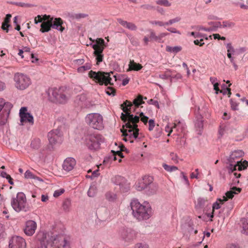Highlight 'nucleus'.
Here are the masks:
<instances>
[{"instance_id":"f257e3e1","label":"nucleus","mask_w":248,"mask_h":248,"mask_svg":"<svg viewBox=\"0 0 248 248\" xmlns=\"http://www.w3.org/2000/svg\"><path fill=\"white\" fill-rule=\"evenodd\" d=\"M36 240L38 243L36 248H70L65 237L62 235L52 236L40 231L38 232Z\"/></svg>"},{"instance_id":"f03ea898","label":"nucleus","mask_w":248,"mask_h":248,"mask_svg":"<svg viewBox=\"0 0 248 248\" xmlns=\"http://www.w3.org/2000/svg\"><path fill=\"white\" fill-rule=\"evenodd\" d=\"M144 103L143 100V96L140 94H139L137 97L133 100V103L130 101L126 100L120 105V108L124 112L121 113V118L125 123L124 126H125L126 128H130L131 126L129 123H139L140 117L131 114L130 109L133 105H134V107L137 108L140 105L144 104Z\"/></svg>"},{"instance_id":"7ed1b4c3","label":"nucleus","mask_w":248,"mask_h":248,"mask_svg":"<svg viewBox=\"0 0 248 248\" xmlns=\"http://www.w3.org/2000/svg\"><path fill=\"white\" fill-rule=\"evenodd\" d=\"M130 206L133 216L139 221L147 220L153 215L151 206L147 202L141 204L138 200H134L131 202Z\"/></svg>"},{"instance_id":"20e7f679","label":"nucleus","mask_w":248,"mask_h":248,"mask_svg":"<svg viewBox=\"0 0 248 248\" xmlns=\"http://www.w3.org/2000/svg\"><path fill=\"white\" fill-rule=\"evenodd\" d=\"M85 121L90 127L95 129L101 130L104 128L103 118L99 113L88 114L85 117Z\"/></svg>"},{"instance_id":"39448f33","label":"nucleus","mask_w":248,"mask_h":248,"mask_svg":"<svg viewBox=\"0 0 248 248\" xmlns=\"http://www.w3.org/2000/svg\"><path fill=\"white\" fill-rule=\"evenodd\" d=\"M48 100L51 102L56 103H65L67 100V97L63 93L60 89L49 88L46 91Z\"/></svg>"},{"instance_id":"423d86ee","label":"nucleus","mask_w":248,"mask_h":248,"mask_svg":"<svg viewBox=\"0 0 248 248\" xmlns=\"http://www.w3.org/2000/svg\"><path fill=\"white\" fill-rule=\"evenodd\" d=\"M27 200L25 195L23 192L17 193L16 198H13L11 204L16 212L26 211Z\"/></svg>"},{"instance_id":"0eeeda50","label":"nucleus","mask_w":248,"mask_h":248,"mask_svg":"<svg viewBox=\"0 0 248 248\" xmlns=\"http://www.w3.org/2000/svg\"><path fill=\"white\" fill-rule=\"evenodd\" d=\"M112 74V72L110 73H105L102 72H95L92 70L89 73L90 78L96 80L100 85L104 84L106 86L108 84L113 85L111 83V78L110 77V74Z\"/></svg>"},{"instance_id":"6e6552de","label":"nucleus","mask_w":248,"mask_h":248,"mask_svg":"<svg viewBox=\"0 0 248 248\" xmlns=\"http://www.w3.org/2000/svg\"><path fill=\"white\" fill-rule=\"evenodd\" d=\"M104 142V139L99 134H91L88 136L86 143L90 150H96L100 148V145Z\"/></svg>"},{"instance_id":"1a4fd4ad","label":"nucleus","mask_w":248,"mask_h":248,"mask_svg":"<svg viewBox=\"0 0 248 248\" xmlns=\"http://www.w3.org/2000/svg\"><path fill=\"white\" fill-rule=\"evenodd\" d=\"M16 87L20 90L27 88L31 84L30 78L27 76L20 73H16L14 78Z\"/></svg>"},{"instance_id":"9d476101","label":"nucleus","mask_w":248,"mask_h":248,"mask_svg":"<svg viewBox=\"0 0 248 248\" xmlns=\"http://www.w3.org/2000/svg\"><path fill=\"white\" fill-rule=\"evenodd\" d=\"M105 41L102 38H97L96 43L93 45L92 47L94 49L93 55L96 57L97 64L103 61V51L105 48Z\"/></svg>"},{"instance_id":"9b49d317","label":"nucleus","mask_w":248,"mask_h":248,"mask_svg":"<svg viewBox=\"0 0 248 248\" xmlns=\"http://www.w3.org/2000/svg\"><path fill=\"white\" fill-rule=\"evenodd\" d=\"M138 123H129L130 128H126L123 126V128L121 129L124 137H128L131 140L132 138L137 139L139 135V129L138 128Z\"/></svg>"},{"instance_id":"f8f14e48","label":"nucleus","mask_w":248,"mask_h":248,"mask_svg":"<svg viewBox=\"0 0 248 248\" xmlns=\"http://www.w3.org/2000/svg\"><path fill=\"white\" fill-rule=\"evenodd\" d=\"M27 108L26 107H22L19 110V117L20 118V122L22 125L24 123H28L31 125L34 123L33 117L30 113L27 112Z\"/></svg>"},{"instance_id":"ddd939ff","label":"nucleus","mask_w":248,"mask_h":248,"mask_svg":"<svg viewBox=\"0 0 248 248\" xmlns=\"http://www.w3.org/2000/svg\"><path fill=\"white\" fill-rule=\"evenodd\" d=\"M9 248H26V242L22 237L18 236H14L9 240Z\"/></svg>"},{"instance_id":"4468645a","label":"nucleus","mask_w":248,"mask_h":248,"mask_svg":"<svg viewBox=\"0 0 248 248\" xmlns=\"http://www.w3.org/2000/svg\"><path fill=\"white\" fill-rule=\"evenodd\" d=\"M62 134L58 129L52 130L47 134L48 140L50 144L53 145L62 141Z\"/></svg>"},{"instance_id":"2eb2a0df","label":"nucleus","mask_w":248,"mask_h":248,"mask_svg":"<svg viewBox=\"0 0 248 248\" xmlns=\"http://www.w3.org/2000/svg\"><path fill=\"white\" fill-rule=\"evenodd\" d=\"M236 162V164H233L232 163H231L228 167L229 172L232 173L236 170L240 171L247 169L248 167V162L246 160H244L243 162H242L241 160H237Z\"/></svg>"},{"instance_id":"dca6fc26","label":"nucleus","mask_w":248,"mask_h":248,"mask_svg":"<svg viewBox=\"0 0 248 248\" xmlns=\"http://www.w3.org/2000/svg\"><path fill=\"white\" fill-rule=\"evenodd\" d=\"M242 189L236 186H233L230 190L225 193V196L223 197V199H218L220 203L222 204L224 202H226L228 199H232L234 194H237L241 191Z\"/></svg>"},{"instance_id":"f3484780","label":"nucleus","mask_w":248,"mask_h":248,"mask_svg":"<svg viewBox=\"0 0 248 248\" xmlns=\"http://www.w3.org/2000/svg\"><path fill=\"white\" fill-rule=\"evenodd\" d=\"M112 183L120 186V189L124 192H127L128 190V186H125V179L121 176H115L111 179Z\"/></svg>"},{"instance_id":"a211bd4d","label":"nucleus","mask_w":248,"mask_h":248,"mask_svg":"<svg viewBox=\"0 0 248 248\" xmlns=\"http://www.w3.org/2000/svg\"><path fill=\"white\" fill-rule=\"evenodd\" d=\"M152 182V177L145 176L143 177L142 180L137 185V189L138 191H141L147 188L148 185H150Z\"/></svg>"},{"instance_id":"6ab92c4d","label":"nucleus","mask_w":248,"mask_h":248,"mask_svg":"<svg viewBox=\"0 0 248 248\" xmlns=\"http://www.w3.org/2000/svg\"><path fill=\"white\" fill-rule=\"evenodd\" d=\"M37 224L35 221L29 220L26 222L24 232L27 235L31 236L34 233Z\"/></svg>"},{"instance_id":"aec40b11","label":"nucleus","mask_w":248,"mask_h":248,"mask_svg":"<svg viewBox=\"0 0 248 248\" xmlns=\"http://www.w3.org/2000/svg\"><path fill=\"white\" fill-rule=\"evenodd\" d=\"M76 164L75 159L72 157L66 158L62 164V168L66 171H70L72 170Z\"/></svg>"},{"instance_id":"412c9836","label":"nucleus","mask_w":248,"mask_h":248,"mask_svg":"<svg viewBox=\"0 0 248 248\" xmlns=\"http://www.w3.org/2000/svg\"><path fill=\"white\" fill-rule=\"evenodd\" d=\"M62 24L63 21L61 18H55L54 21H51V27L61 32H62L64 30V28L62 26Z\"/></svg>"},{"instance_id":"4be33fe9","label":"nucleus","mask_w":248,"mask_h":248,"mask_svg":"<svg viewBox=\"0 0 248 248\" xmlns=\"http://www.w3.org/2000/svg\"><path fill=\"white\" fill-rule=\"evenodd\" d=\"M117 21L120 24L129 30L131 31H136L137 29L136 25L132 22H128L121 18L117 19Z\"/></svg>"},{"instance_id":"5701e85b","label":"nucleus","mask_w":248,"mask_h":248,"mask_svg":"<svg viewBox=\"0 0 248 248\" xmlns=\"http://www.w3.org/2000/svg\"><path fill=\"white\" fill-rule=\"evenodd\" d=\"M244 155V152L241 150L234 151L230 155L229 161L230 163L236 162L235 159L242 156Z\"/></svg>"},{"instance_id":"b1692460","label":"nucleus","mask_w":248,"mask_h":248,"mask_svg":"<svg viewBox=\"0 0 248 248\" xmlns=\"http://www.w3.org/2000/svg\"><path fill=\"white\" fill-rule=\"evenodd\" d=\"M128 66L129 68L127 71L132 70L139 71L142 68V66L140 64L135 62L134 60L130 61Z\"/></svg>"},{"instance_id":"393cba45","label":"nucleus","mask_w":248,"mask_h":248,"mask_svg":"<svg viewBox=\"0 0 248 248\" xmlns=\"http://www.w3.org/2000/svg\"><path fill=\"white\" fill-rule=\"evenodd\" d=\"M51 21H52V19L50 21H43L41 25L40 31L42 32H48L51 30Z\"/></svg>"},{"instance_id":"a878e982","label":"nucleus","mask_w":248,"mask_h":248,"mask_svg":"<svg viewBox=\"0 0 248 248\" xmlns=\"http://www.w3.org/2000/svg\"><path fill=\"white\" fill-rule=\"evenodd\" d=\"M25 178L26 179H33L39 181H43V180L38 177L34 175L31 171L28 170L24 174Z\"/></svg>"},{"instance_id":"bb28decb","label":"nucleus","mask_w":248,"mask_h":248,"mask_svg":"<svg viewBox=\"0 0 248 248\" xmlns=\"http://www.w3.org/2000/svg\"><path fill=\"white\" fill-rule=\"evenodd\" d=\"M242 233L248 235V218H243L242 220Z\"/></svg>"},{"instance_id":"cd10ccee","label":"nucleus","mask_w":248,"mask_h":248,"mask_svg":"<svg viewBox=\"0 0 248 248\" xmlns=\"http://www.w3.org/2000/svg\"><path fill=\"white\" fill-rule=\"evenodd\" d=\"M182 50V47L179 46H175L174 47L167 46L166 47V51L169 52L173 53L174 54L180 52Z\"/></svg>"},{"instance_id":"c85d7f7f","label":"nucleus","mask_w":248,"mask_h":248,"mask_svg":"<svg viewBox=\"0 0 248 248\" xmlns=\"http://www.w3.org/2000/svg\"><path fill=\"white\" fill-rule=\"evenodd\" d=\"M105 196L106 199L109 202H114L117 198L116 195L110 192H107L106 193Z\"/></svg>"},{"instance_id":"c756f323","label":"nucleus","mask_w":248,"mask_h":248,"mask_svg":"<svg viewBox=\"0 0 248 248\" xmlns=\"http://www.w3.org/2000/svg\"><path fill=\"white\" fill-rule=\"evenodd\" d=\"M88 16V14L83 13H78L71 15L70 17L73 19H79L87 17Z\"/></svg>"},{"instance_id":"7c9ffc66","label":"nucleus","mask_w":248,"mask_h":248,"mask_svg":"<svg viewBox=\"0 0 248 248\" xmlns=\"http://www.w3.org/2000/svg\"><path fill=\"white\" fill-rule=\"evenodd\" d=\"M91 68V64L89 63H86L84 65L80 66L78 68V72L79 73H83L86 71L89 70Z\"/></svg>"},{"instance_id":"2f4dec72","label":"nucleus","mask_w":248,"mask_h":248,"mask_svg":"<svg viewBox=\"0 0 248 248\" xmlns=\"http://www.w3.org/2000/svg\"><path fill=\"white\" fill-rule=\"evenodd\" d=\"M163 167L166 171L170 172L177 170L178 169L176 166H169L166 164H163Z\"/></svg>"},{"instance_id":"473e14b6","label":"nucleus","mask_w":248,"mask_h":248,"mask_svg":"<svg viewBox=\"0 0 248 248\" xmlns=\"http://www.w3.org/2000/svg\"><path fill=\"white\" fill-rule=\"evenodd\" d=\"M97 192L96 187L95 186H91L88 191V195L90 197H93Z\"/></svg>"},{"instance_id":"72a5a7b5","label":"nucleus","mask_w":248,"mask_h":248,"mask_svg":"<svg viewBox=\"0 0 248 248\" xmlns=\"http://www.w3.org/2000/svg\"><path fill=\"white\" fill-rule=\"evenodd\" d=\"M31 146L33 149H38L40 146V140L38 139L33 140L31 143Z\"/></svg>"},{"instance_id":"f704fd0d","label":"nucleus","mask_w":248,"mask_h":248,"mask_svg":"<svg viewBox=\"0 0 248 248\" xmlns=\"http://www.w3.org/2000/svg\"><path fill=\"white\" fill-rule=\"evenodd\" d=\"M120 148H121V149H120V151H117L115 152L113 150H111V152L112 153H115V154H116V155L120 156L121 158H124V156L123 155V154L122 153V151H124V149H125V151H127V149L126 148H125L124 146H123V145L121 146H120Z\"/></svg>"},{"instance_id":"c9c22d12","label":"nucleus","mask_w":248,"mask_h":248,"mask_svg":"<svg viewBox=\"0 0 248 248\" xmlns=\"http://www.w3.org/2000/svg\"><path fill=\"white\" fill-rule=\"evenodd\" d=\"M71 201L69 199H66L63 203V208L65 211H68L69 210L71 206Z\"/></svg>"},{"instance_id":"e433bc0d","label":"nucleus","mask_w":248,"mask_h":248,"mask_svg":"<svg viewBox=\"0 0 248 248\" xmlns=\"http://www.w3.org/2000/svg\"><path fill=\"white\" fill-rule=\"evenodd\" d=\"M157 4L163 5L166 7H169L171 3L168 0H158L156 2Z\"/></svg>"},{"instance_id":"4c0bfd02","label":"nucleus","mask_w":248,"mask_h":248,"mask_svg":"<svg viewBox=\"0 0 248 248\" xmlns=\"http://www.w3.org/2000/svg\"><path fill=\"white\" fill-rule=\"evenodd\" d=\"M222 28H232L235 26V24L233 22L230 21H223L222 22Z\"/></svg>"},{"instance_id":"58836bf2","label":"nucleus","mask_w":248,"mask_h":248,"mask_svg":"<svg viewBox=\"0 0 248 248\" xmlns=\"http://www.w3.org/2000/svg\"><path fill=\"white\" fill-rule=\"evenodd\" d=\"M181 20V18L179 17H176L173 19H170L168 22H165L164 24L165 25H171L174 23L178 22L180 21Z\"/></svg>"},{"instance_id":"ea45409f","label":"nucleus","mask_w":248,"mask_h":248,"mask_svg":"<svg viewBox=\"0 0 248 248\" xmlns=\"http://www.w3.org/2000/svg\"><path fill=\"white\" fill-rule=\"evenodd\" d=\"M14 4L16 6H18L22 7H31L33 5L30 3H26L23 2H15Z\"/></svg>"},{"instance_id":"a19ab883","label":"nucleus","mask_w":248,"mask_h":248,"mask_svg":"<svg viewBox=\"0 0 248 248\" xmlns=\"http://www.w3.org/2000/svg\"><path fill=\"white\" fill-rule=\"evenodd\" d=\"M148 123H149L148 130L150 131H152L154 129V128H155V124L154 120L150 119L148 121Z\"/></svg>"},{"instance_id":"79ce46f5","label":"nucleus","mask_w":248,"mask_h":248,"mask_svg":"<svg viewBox=\"0 0 248 248\" xmlns=\"http://www.w3.org/2000/svg\"><path fill=\"white\" fill-rule=\"evenodd\" d=\"M106 93L109 95H112L114 96L115 95V90L113 88L108 87L107 88V90H106Z\"/></svg>"},{"instance_id":"37998d69","label":"nucleus","mask_w":248,"mask_h":248,"mask_svg":"<svg viewBox=\"0 0 248 248\" xmlns=\"http://www.w3.org/2000/svg\"><path fill=\"white\" fill-rule=\"evenodd\" d=\"M226 48L227 49V52H230L232 54H233L235 50L233 47L232 46L231 43H227L226 44Z\"/></svg>"},{"instance_id":"c03bdc74","label":"nucleus","mask_w":248,"mask_h":248,"mask_svg":"<svg viewBox=\"0 0 248 248\" xmlns=\"http://www.w3.org/2000/svg\"><path fill=\"white\" fill-rule=\"evenodd\" d=\"M140 116L141 117V121L144 124H146L148 123L149 118L147 116L144 115L143 113L142 112L140 113Z\"/></svg>"},{"instance_id":"a18cd8bd","label":"nucleus","mask_w":248,"mask_h":248,"mask_svg":"<svg viewBox=\"0 0 248 248\" xmlns=\"http://www.w3.org/2000/svg\"><path fill=\"white\" fill-rule=\"evenodd\" d=\"M220 208V203H218L217 202H215L212 206V211H214L215 209H218ZM213 212H212V214L210 215L211 217H213Z\"/></svg>"},{"instance_id":"49530a36","label":"nucleus","mask_w":248,"mask_h":248,"mask_svg":"<svg viewBox=\"0 0 248 248\" xmlns=\"http://www.w3.org/2000/svg\"><path fill=\"white\" fill-rule=\"evenodd\" d=\"M148 186L149 188L152 190V191L149 192V194H154L156 192L157 190V187L155 185L152 183L150 185H148Z\"/></svg>"},{"instance_id":"de8ad7c7","label":"nucleus","mask_w":248,"mask_h":248,"mask_svg":"<svg viewBox=\"0 0 248 248\" xmlns=\"http://www.w3.org/2000/svg\"><path fill=\"white\" fill-rule=\"evenodd\" d=\"M207 202V200H205L203 198H199L198 200V204L200 206V207H203L205 202Z\"/></svg>"},{"instance_id":"09e8293b","label":"nucleus","mask_w":248,"mask_h":248,"mask_svg":"<svg viewBox=\"0 0 248 248\" xmlns=\"http://www.w3.org/2000/svg\"><path fill=\"white\" fill-rule=\"evenodd\" d=\"M64 192V190L63 189L56 190L53 194V196L54 197H58L62 194Z\"/></svg>"},{"instance_id":"8fccbe9b","label":"nucleus","mask_w":248,"mask_h":248,"mask_svg":"<svg viewBox=\"0 0 248 248\" xmlns=\"http://www.w3.org/2000/svg\"><path fill=\"white\" fill-rule=\"evenodd\" d=\"M195 126L200 129L202 128V127H203L202 120L201 119L197 120L196 122L195 123Z\"/></svg>"},{"instance_id":"3c124183","label":"nucleus","mask_w":248,"mask_h":248,"mask_svg":"<svg viewBox=\"0 0 248 248\" xmlns=\"http://www.w3.org/2000/svg\"><path fill=\"white\" fill-rule=\"evenodd\" d=\"M5 235V229L2 224H0V238H3Z\"/></svg>"},{"instance_id":"603ef678","label":"nucleus","mask_w":248,"mask_h":248,"mask_svg":"<svg viewBox=\"0 0 248 248\" xmlns=\"http://www.w3.org/2000/svg\"><path fill=\"white\" fill-rule=\"evenodd\" d=\"M231 102V108L233 110H238V104L233 101L232 99L230 100Z\"/></svg>"},{"instance_id":"864d4df0","label":"nucleus","mask_w":248,"mask_h":248,"mask_svg":"<svg viewBox=\"0 0 248 248\" xmlns=\"http://www.w3.org/2000/svg\"><path fill=\"white\" fill-rule=\"evenodd\" d=\"M170 155L171 156V159L172 160L174 161L176 163H178V157L176 154H174L173 153H171Z\"/></svg>"},{"instance_id":"5fc2aeb1","label":"nucleus","mask_w":248,"mask_h":248,"mask_svg":"<svg viewBox=\"0 0 248 248\" xmlns=\"http://www.w3.org/2000/svg\"><path fill=\"white\" fill-rule=\"evenodd\" d=\"M11 27V25L9 24H6L5 23H2L1 28L3 30L5 31L6 32H8L9 31L8 28Z\"/></svg>"},{"instance_id":"6e6d98bb","label":"nucleus","mask_w":248,"mask_h":248,"mask_svg":"<svg viewBox=\"0 0 248 248\" xmlns=\"http://www.w3.org/2000/svg\"><path fill=\"white\" fill-rule=\"evenodd\" d=\"M148 103L149 104H152V105H154L156 107H157L158 108H159V104H158V102L157 101H156V100H154V99H150L148 101Z\"/></svg>"},{"instance_id":"4d7b16f0","label":"nucleus","mask_w":248,"mask_h":248,"mask_svg":"<svg viewBox=\"0 0 248 248\" xmlns=\"http://www.w3.org/2000/svg\"><path fill=\"white\" fill-rule=\"evenodd\" d=\"M203 39H200V40H194V43L196 45H199L200 46H202L204 44V43L203 42Z\"/></svg>"},{"instance_id":"13d9d810","label":"nucleus","mask_w":248,"mask_h":248,"mask_svg":"<svg viewBox=\"0 0 248 248\" xmlns=\"http://www.w3.org/2000/svg\"><path fill=\"white\" fill-rule=\"evenodd\" d=\"M158 77L160 78L167 79L170 77V75L167 74L166 72L164 74L159 75Z\"/></svg>"},{"instance_id":"bf43d9fd","label":"nucleus","mask_w":248,"mask_h":248,"mask_svg":"<svg viewBox=\"0 0 248 248\" xmlns=\"http://www.w3.org/2000/svg\"><path fill=\"white\" fill-rule=\"evenodd\" d=\"M150 23L153 25H157L159 26H163L164 25H165L164 23H163L161 21H151L150 22Z\"/></svg>"},{"instance_id":"052dcab7","label":"nucleus","mask_w":248,"mask_h":248,"mask_svg":"<svg viewBox=\"0 0 248 248\" xmlns=\"http://www.w3.org/2000/svg\"><path fill=\"white\" fill-rule=\"evenodd\" d=\"M226 248H240V247L237 245L234 244H228L226 245Z\"/></svg>"},{"instance_id":"680f3d73","label":"nucleus","mask_w":248,"mask_h":248,"mask_svg":"<svg viewBox=\"0 0 248 248\" xmlns=\"http://www.w3.org/2000/svg\"><path fill=\"white\" fill-rule=\"evenodd\" d=\"M42 18L44 21H50L51 19H52V20H53V17H51L49 15H45Z\"/></svg>"},{"instance_id":"e2e57ef3","label":"nucleus","mask_w":248,"mask_h":248,"mask_svg":"<svg viewBox=\"0 0 248 248\" xmlns=\"http://www.w3.org/2000/svg\"><path fill=\"white\" fill-rule=\"evenodd\" d=\"M165 130L166 132L169 133L168 136H170V134L172 132V128L170 127L168 124L165 127Z\"/></svg>"},{"instance_id":"0e129e2a","label":"nucleus","mask_w":248,"mask_h":248,"mask_svg":"<svg viewBox=\"0 0 248 248\" xmlns=\"http://www.w3.org/2000/svg\"><path fill=\"white\" fill-rule=\"evenodd\" d=\"M140 7L146 10H149L153 9L154 7L153 6L149 5V4H143L140 6Z\"/></svg>"},{"instance_id":"69168bd1","label":"nucleus","mask_w":248,"mask_h":248,"mask_svg":"<svg viewBox=\"0 0 248 248\" xmlns=\"http://www.w3.org/2000/svg\"><path fill=\"white\" fill-rule=\"evenodd\" d=\"M11 17L12 16L10 14H7L4 19L3 23H5L6 24H9V22L10 21Z\"/></svg>"},{"instance_id":"338daca9","label":"nucleus","mask_w":248,"mask_h":248,"mask_svg":"<svg viewBox=\"0 0 248 248\" xmlns=\"http://www.w3.org/2000/svg\"><path fill=\"white\" fill-rule=\"evenodd\" d=\"M167 30L171 32L174 33H178L179 34H180L181 33L179 31L176 30V29L171 28H168L167 29Z\"/></svg>"},{"instance_id":"774afa93","label":"nucleus","mask_w":248,"mask_h":248,"mask_svg":"<svg viewBox=\"0 0 248 248\" xmlns=\"http://www.w3.org/2000/svg\"><path fill=\"white\" fill-rule=\"evenodd\" d=\"M156 130L157 132L155 135V137L156 138H157L161 136V133H162V131L160 129H159L158 128H156Z\"/></svg>"}]
</instances>
